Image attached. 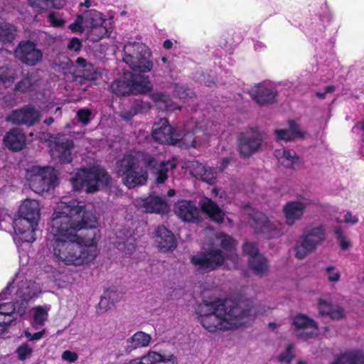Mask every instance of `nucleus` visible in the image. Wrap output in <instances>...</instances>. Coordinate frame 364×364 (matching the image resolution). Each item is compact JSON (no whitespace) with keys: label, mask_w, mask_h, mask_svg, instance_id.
I'll use <instances>...</instances> for the list:
<instances>
[{"label":"nucleus","mask_w":364,"mask_h":364,"mask_svg":"<svg viewBox=\"0 0 364 364\" xmlns=\"http://www.w3.org/2000/svg\"><path fill=\"white\" fill-rule=\"evenodd\" d=\"M16 35V27L8 22L0 21V41L12 43Z\"/></svg>","instance_id":"nucleus-35"},{"label":"nucleus","mask_w":364,"mask_h":364,"mask_svg":"<svg viewBox=\"0 0 364 364\" xmlns=\"http://www.w3.org/2000/svg\"><path fill=\"white\" fill-rule=\"evenodd\" d=\"M48 310L43 306H37L34 309L33 318V321L39 325H43L48 319Z\"/></svg>","instance_id":"nucleus-42"},{"label":"nucleus","mask_w":364,"mask_h":364,"mask_svg":"<svg viewBox=\"0 0 364 364\" xmlns=\"http://www.w3.org/2000/svg\"><path fill=\"white\" fill-rule=\"evenodd\" d=\"M333 364H364V351L362 350L346 351Z\"/></svg>","instance_id":"nucleus-34"},{"label":"nucleus","mask_w":364,"mask_h":364,"mask_svg":"<svg viewBox=\"0 0 364 364\" xmlns=\"http://www.w3.org/2000/svg\"><path fill=\"white\" fill-rule=\"evenodd\" d=\"M292 326L296 336L301 340L307 341L318 335L317 323L305 314H296L293 318Z\"/></svg>","instance_id":"nucleus-14"},{"label":"nucleus","mask_w":364,"mask_h":364,"mask_svg":"<svg viewBox=\"0 0 364 364\" xmlns=\"http://www.w3.org/2000/svg\"><path fill=\"white\" fill-rule=\"evenodd\" d=\"M3 141L5 146L9 149L14 151H18L24 147L26 137L20 129L13 128L6 134Z\"/></svg>","instance_id":"nucleus-29"},{"label":"nucleus","mask_w":364,"mask_h":364,"mask_svg":"<svg viewBox=\"0 0 364 364\" xmlns=\"http://www.w3.org/2000/svg\"><path fill=\"white\" fill-rule=\"evenodd\" d=\"M84 18H85V14L83 15H77L75 21L69 25V28L73 33H82L85 31L82 26Z\"/></svg>","instance_id":"nucleus-46"},{"label":"nucleus","mask_w":364,"mask_h":364,"mask_svg":"<svg viewBox=\"0 0 364 364\" xmlns=\"http://www.w3.org/2000/svg\"><path fill=\"white\" fill-rule=\"evenodd\" d=\"M237 242L232 237L224 235L220 241V247L226 252L225 255H230V259L235 260L238 256L235 253Z\"/></svg>","instance_id":"nucleus-37"},{"label":"nucleus","mask_w":364,"mask_h":364,"mask_svg":"<svg viewBox=\"0 0 364 364\" xmlns=\"http://www.w3.org/2000/svg\"><path fill=\"white\" fill-rule=\"evenodd\" d=\"M145 107V105L144 102L141 100L136 99L132 104V114L125 113L122 117L126 119H131L132 117L141 112V110Z\"/></svg>","instance_id":"nucleus-45"},{"label":"nucleus","mask_w":364,"mask_h":364,"mask_svg":"<svg viewBox=\"0 0 364 364\" xmlns=\"http://www.w3.org/2000/svg\"><path fill=\"white\" fill-rule=\"evenodd\" d=\"M262 141L263 138L257 129L251 128L250 131L240 133L237 138L240 154L250 157L262 147Z\"/></svg>","instance_id":"nucleus-13"},{"label":"nucleus","mask_w":364,"mask_h":364,"mask_svg":"<svg viewBox=\"0 0 364 364\" xmlns=\"http://www.w3.org/2000/svg\"><path fill=\"white\" fill-rule=\"evenodd\" d=\"M343 222L347 224L355 225L358 223V218L355 215H352V213L348 211L344 215Z\"/></svg>","instance_id":"nucleus-60"},{"label":"nucleus","mask_w":364,"mask_h":364,"mask_svg":"<svg viewBox=\"0 0 364 364\" xmlns=\"http://www.w3.org/2000/svg\"><path fill=\"white\" fill-rule=\"evenodd\" d=\"M288 129L291 131L296 139L304 137V134L300 131L299 125L294 120L289 121Z\"/></svg>","instance_id":"nucleus-52"},{"label":"nucleus","mask_w":364,"mask_h":364,"mask_svg":"<svg viewBox=\"0 0 364 364\" xmlns=\"http://www.w3.org/2000/svg\"><path fill=\"white\" fill-rule=\"evenodd\" d=\"M82 46V41L77 37H73L70 39L67 48L70 50H73L77 53L81 50Z\"/></svg>","instance_id":"nucleus-50"},{"label":"nucleus","mask_w":364,"mask_h":364,"mask_svg":"<svg viewBox=\"0 0 364 364\" xmlns=\"http://www.w3.org/2000/svg\"><path fill=\"white\" fill-rule=\"evenodd\" d=\"M58 183V172L53 167H33L31 171L29 186L37 193L48 192Z\"/></svg>","instance_id":"nucleus-8"},{"label":"nucleus","mask_w":364,"mask_h":364,"mask_svg":"<svg viewBox=\"0 0 364 364\" xmlns=\"http://www.w3.org/2000/svg\"><path fill=\"white\" fill-rule=\"evenodd\" d=\"M151 135L160 144L176 145L178 140L173 128L166 118H161L154 123Z\"/></svg>","instance_id":"nucleus-17"},{"label":"nucleus","mask_w":364,"mask_h":364,"mask_svg":"<svg viewBox=\"0 0 364 364\" xmlns=\"http://www.w3.org/2000/svg\"><path fill=\"white\" fill-rule=\"evenodd\" d=\"M307 203L301 201L287 202L283 208L286 223L289 226L295 224L302 218Z\"/></svg>","instance_id":"nucleus-25"},{"label":"nucleus","mask_w":364,"mask_h":364,"mask_svg":"<svg viewBox=\"0 0 364 364\" xmlns=\"http://www.w3.org/2000/svg\"><path fill=\"white\" fill-rule=\"evenodd\" d=\"M62 359L70 363H74L78 359V355L75 352L66 350L63 352Z\"/></svg>","instance_id":"nucleus-55"},{"label":"nucleus","mask_w":364,"mask_h":364,"mask_svg":"<svg viewBox=\"0 0 364 364\" xmlns=\"http://www.w3.org/2000/svg\"><path fill=\"white\" fill-rule=\"evenodd\" d=\"M199 177L203 181L207 182L209 184H213L215 180V177L213 171L209 168L205 169L204 172L200 173Z\"/></svg>","instance_id":"nucleus-51"},{"label":"nucleus","mask_w":364,"mask_h":364,"mask_svg":"<svg viewBox=\"0 0 364 364\" xmlns=\"http://www.w3.org/2000/svg\"><path fill=\"white\" fill-rule=\"evenodd\" d=\"M274 133L279 140L291 141L296 139L288 129H275Z\"/></svg>","instance_id":"nucleus-47"},{"label":"nucleus","mask_w":364,"mask_h":364,"mask_svg":"<svg viewBox=\"0 0 364 364\" xmlns=\"http://www.w3.org/2000/svg\"><path fill=\"white\" fill-rule=\"evenodd\" d=\"M250 226L257 234H269L275 230L267 216L259 211H254L249 215Z\"/></svg>","instance_id":"nucleus-24"},{"label":"nucleus","mask_w":364,"mask_h":364,"mask_svg":"<svg viewBox=\"0 0 364 364\" xmlns=\"http://www.w3.org/2000/svg\"><path fill=\"white\" fill-rule=\"evenodd\" d=\"M110 181L107 171L100 167L80 169L70 179L73 190L80 191L85 189L87 193H93L100 188L107 187Z\"/></svg>","instance_id":"nucleus-5"},{"label":"nucleus","mask_w":364,"mask_h":364,"mask_svg":"<svg viewBox=\"0 0 364 364\" xmlns=\"http://www.w3.org/2000/svg\"><path fill=\"white\" fill-rule=\"evenodd\" d=\"M6 119L13 124L32 127L40 122L41 113L34 106L28 105L13 110Z\"/></svg>","instance_id":"nucleus-15"},{"label":"nucleus","mask_w":364,"mask_h":364,"mask_svg":"<svg viewBox=\"0 0 364 364\" xmlns=\"http://www.w3.org/2000/svg\"><path fill=\"white\" fill-rule=\"evenodd\" d=\"M332 305L326 301L320 300L318 304V311L321 315L328 316Z\"/></svg>","instance_id":"nucleus-54"},{"label":"nucleus","mask_w":364,"mask_h":364,"mask_svg":"<svg viewBox=\"0 0 364 364\" xmlns=\"http://www.w3.org/2000/svg\"><path fill=\"white\" fill-rule=\"evenodd\" d=\"M18 215L38 223L40 218L38 203L35 200H26L19 207Z\"/></svg>","instance_id":"nucleus-31"},{"label":"nucleus","mask_w":364,"mask_h":364,"mask_svg":"<svg viewBox=\"0 0 364 364\" xmlns=\"http://www.w3.org/2000/svg\"><path fill=\"white\" fill-rule=\"evenodd\" d=\"M228 259H230V255H225L222 250L210 249L191 256L190 261L198 272L205 274L219 269Z\"/></svg>","instance_id":"nucleus-9"},{"label":"nucleus","mask_w":364,"mask_h":364,"mask_svg":"<svg viewBox=\"0 0 364 364\" xmlns=\"http://www.w3.org/2000/svg\"><path fill=\"white\" fill-rule=\"evenodd\" d=\"M32 86L31 77L26 75L15 85L14 90L16 92L26 93L31 90Z\"/></svg>","instance_id":"nucleus-41"},{"label":"nucleus","mask_w":364,"mask_h":364,"mask_svg":"<svg viewBox=\"0 0 364 364\" xmlns=\"http://www.w3.org/2000/svg\"><path fill=\"white\" fill-rule=\"evenodd\" d=\"M151 339L150 335L143 331H137L127 340L126 350L130 352L138 348L146 347L149 344Z\"/></svg>","instance_id":"nucleus-33"},{"label":"nucleus","mask_w":364,"mask_h":364,"mask_svg":"<svg viewBox=\"0 0 364 364\" xmlns=\"http://www.w3.org/2000/svg\"><path fill=\"white\" fill-rule=\"evenodd\" d=\"M328 316L334 320H338L344 317V310L342 307L338 306L336 308H333L332 306L331 311Z\"/></svg>","instance_id":"nucleus-53"},{"label":"nucleus","mask_w":364,"mask_h":364,"mask_svg":"<svg viewBox=\"0 0 364 364\" xmlns=\"http://www.w3.org/2000/svg\"><path fill=\"white\" fill-rule=\"evenodd\" d=\"M31 285H32V287H33L36 285V283L33 282V283L29 284L28 286L27 289H26V290H28V291H24L23 293V294H22V298L26 301H29L31 299L37 296V295H38V291H33V290L31 291V290H29Z\"/></svg>","instance_id":"nucleus-56"},{"label":"nucleus","mask_w":364,"mask_h":364,"mask_svg":"<svg viewBox=\"0 0 364 364\" xmlns=\"http://www.w3.org/2000/svg\"><path fill=\"white\" fill-rule=\"evenodd\" d=\"M142 152L137 155L125 154L116 163V173L129 189L144 186L148 181V169L141 166Z\"/></svg>","instance_id":"nucleus-3"},{"label":"nucleus","mask_w":364,"mask_h":364,"mask_svg":"<svg viewBox=\"0 0 364 364\" xmlns=\"http://www.w3.org/2000/svg\"><path fill=\"white\" fill-rule=\"evenodd\" d=\"M151 98L154 102H166L167 100V95H166L164 92H156L151 94Z\"/></svg>","instance_id":"nucleus-61"},{"label":"nucleus","mask_w":364,"mask_h":364,"mask_svg":"<svg viewBox=\"0 0 364 364\" xmlns=\"http://www.w3.org/2000/svg\"><path fill=\"white\" fill-rule=\"evenodd\" d=\"M44 334V331L36 332L33 334L31 333L26 331L25 333V336L30 340V341H37L42 338V336Z\"/></svg>","instance_id":"nucleus-62"},{"label":"nucleus","mask_w":364,"mask_h":364,"mask_svg":"<svg viewBox=\"0 0 364 364\" xmlns=\"http://www.w3.org/2000/svg\"><path fill=\"white\" fill-rule=\"evenodd\" d=\"M92 112L88 109H80L77 112V117L79 122L82 124L87 125L90 121Z\"/></svg>","instance_id":"nucleus-48"},{"label":"nucleus","mask_w":364,"mask_h":364,"mask_svg":"<svg viewBox=\"0 0 364 364\" xmlns=\"http://www.w3.org/2000/svg\"><path fill=\"white\" fill-rule=\"evenodd\" d=\"M82 237L53 242V255L59 262L75 267L87 264L96 257L94 246L83 245Z\"/></svg>","instance_id":"nucleus-2"},{"label":"nucleus","mask_w":364,"mask_h":364,"mask_svg":"<svg viewBox=\"0 0 364 364\" xmlns=\"http://www.w3.org/2000/svg\"><path fill=\"white\" fill-rule=\"evenodd\" d=\"M46 141L50 149V156L62 164L72 161V150L74 142L65 134H48Z\"/></svg>","instance_id":"nucleus-10"},{"label":"nucleus","mask_w":364,"mask_h":364,"mask_svg":"<svg viewBox=\"0 0 364 364\" xmlns=\"http://www.w3.org/2000/svg\"><path fill=\"white\" fill-rule=\"evenodd\" d=\"M141 159L144 166L155 173L157 183H164L168 178V172L177 166L174 159L159 161L154 154L147 151L141 153Z\"/></svg>","instance_id":"nucleus-11"},{"label":"nucleus","mask_w":364,"mask_h":364,"mask_svg":"<svg viewBox=\"0 0 364 364\" xmlns=\"http://www.w3.org/2000/svg\"><path fill=\"white\" fill-rule=\"evenodd\" d=\"M37 225V223L19 215L13 221L15 232L21 236L23 241L28 242H33L35 240L33 234Z\"/></svg>","instance_id":"nucleus-21"},{"label":"nucleus","mask_w":364,"mask_h":364,"mask_svg":"<svg viewBox=\"0 0 364 364\" xmlns=\"http://www.w3.org/2000/svg\"><path fill=\"white\" fill-rule=\"evenodd\" d=\"M55 210L50 221V232L53 242L65 241L80 237L77 232L82 229H93L97 220L92 211L86 210L77 200L61 201Z\"/></svg>","instance_id":"nucleus-1"},{"label":"nucleus","mask_w":364,"mask_h":364,"mask_svg":"<svg viewBox=\"0 0 364 364\" xmlns=\"http://www.w3.org/2000/svg\"><path fill=\"white\" fill-rule=\"evenodd\" d=\"M294 346L292 343H289L287 346V348L284 352L278 355L277 360L280 363H286L291 364V361L295 358V353L294 351Z\"/></svg>","instance_id":"nucleus-40"},{"label":"nucleus","mask_w":364,"mask_h":364,"mask_svg":"<svg viewBox=\"0 0 364 364\" xmlns=\"http://www.w3.org/2000/svg\"><path fill=\"white\" fill-rule=\"evenodd\" d=\"M15 80V73L14 70L8 67H0V83L6 87L11 86Z\"/></svg>","instance_id":"nucleus-39"},{"label":"nucleus","mask_w":364,"mask_h":364,"mask_svg":"<svg viewBox=\"0 0 364 364\" xmlns=\"http://www.w3.org/2000/svg\"><path fill=\"white\" fill-rule=\"evenodd\" d=\"M326 230L323 225L305 230L294 247L295 257L303 259L314 252L326 240Z\"/></svg>","instance_id":"nucleus-7"},{"label":"nucleus","mask_w":364,"mask_h":364,"mask_svg":"<svg viewBox=\"0 0 364 364\" xmlns=\"http://www.w3.org/2000/svg\"><path fill=\"white\" fill-rule=\"evenodd\" d=\"M33 352V348L27 343H22L16 350L19 360H25L31 355Z\"/></svg>","instance_id":"nucleus-43"},{"label":"nucleus","mask_w":364,"mask_h":364,"mask_svg":"<svg viewBox=\"0 0 364 364\" xmlns=\"http://www.w3.org/2000/svg\"><path fill=\"white\" fill-rule=\"evenodd\" d=\"M156 246L164 252L172 251L177 247L173 233L164 225L158 226L152 233Z\"/></svg>","instance_id":"nucleus-19"},{"label":"nucleus","mask_w":364,"mask_h":364,"mask_svg":"<svg viewBox=\"0 0 364 364\" xmlns=\"http://www.w3.org/2000/svg\"><path fill=\"white\" fill-rule=\"evenodd\" d=\"M201 211L208 215L211 221L221 224L224 222L225 213L218 205L210 198H205L200 202Z\"/></svg>","instance_id":"nucleus-28"},{"label":"nucleus","mask_w":364,"mask_h":364,"mask_svg":"<svg viewBox=\"0 0 364 364\" xmlns=\"http://www.w3.org/2000/svg\"><path fill=\"white\" fill-rule=\"evenodd\" d=\"M135 205L149 213L165 214L169 210L166 201L158 196L150 195L146 198H137Z\"/></svg>","instance_id":"nucleus-18"},{"label":"nucleus","mask_w":364,"mask_h":364,"mask_svg":"<svg viewBox=\"0 0 364 364\" xmlns=\"http://www.w3.org/2000/svg\"><path fill=\"white\" fill-rule=\"evenodd\" d=\"M220 307L225 311L224 317L234 323V328L237 326V321L243 318L256 316L257 311L250 304L243 301L231 300L225 303L220 301Z\"/></svg>","instance_id":"nucleus-12"},{"label":"nucleus","mask_w":364,"mask_h":364,"mask_svg":"<svg viewBox=\"0 0 364 364\" xmlns=\"http://www.w3.org/2000/svg\"><path fill=\"white\" fill-rule=\"evenodd\" d=\"M46 4L53 9H60L65 4V0H47Z\"/></svg>","instance_id":"nucleus-58"},{"label":"nucleus","mask_w":364,"mask_h":364,"mask_svg":"<svg viewBox=\"0 0 364 364\" xmlns=\"http://www.w3.org/2000/svg\"><path fill=\"white\" fill-rule=\"evenodd\" d=\"M58 65L61 66L64 70H70L73 65V61L67 56H63L62 60L58 59Z\"/></svg>","instance_id":"nucleus-57"},{"label":"nucleus","mask_w":364,"mask_h":364,"mask_svg":"<svg viewBox=\"0 0 364 364\" xmlns=\"http://www.w3.org/2000/svg\"><path fill=\"white\" fill-rule=\"evenodd\" d=\"M243 252L249 257H257L261 255L256 242L246 241L242 246Z\"/></svg>","instance_id":"nucleus-44"},{"label":"nucleus","mask_w":364,"mask_h":364,"mask_svg":"<svg viewBox=\"0 0 364 364\" xmlns=\"http://www.w3.org/2000/svg\"><path fill=\"white\" fill-rule=\"evenodd\" d=\"M48 21L53 27H62L65 23V20L60 18L58 14L53 11L48 14Z\"/></svg>","instance_id":"nucleus-49"},{"label":"nucleus","mask_w":364,"mask_h":364,"mask_svg":"<svg viewBox=\"0 0 364 364\" xmlns=\"http://www.w3.org/2000/svg\"><path fill=\"white\" fill-rule=\"evenodd\" d=\"M14 55L23 63L33 66L41 61L43 53L36 44L31 41H21L14 50Z\"/></svg>","instance_id":"nucleus-16"},{"label":"nucleus","mask_w":364,"mask_h":364,"mask_svg":"<svg viewBox=\"0 0 364 364\" xmlns=\"http://www.w3.org/2000/svg\"><path fill=\"white\" fill-rule=\"evenodd\" d=\"M151 53L144 44L128 43L123 50V61L135 73L149 72L153 68Z\"/></svg>","instance_id":"nucleus-6"},{"label":"nucleus","mask_w":364,"mask_h":364,"mask_svg":"<svg viewBox=\"0 0 364 364\" xmlns=\"http://www.w3.org/2000/svg\"><path fill=\"white\" fill-rule=\"evenodd\" d=\"M130 75V84L132 95L146 94L153 88V84L148 76L143 73H135Z\"/></svg>","instance_id":"nucleus-27"},{"label":"nucleus","mask_w":364,"mask_h":364,"mask_svg":"<svg viewBox=\"0 0 364 364\" xmlns=\"http://www.w3.org/2000/svg\"><path fill=\"white\" fill-rule=\"evenodd\" d=\"M248 266L253 274L259 277H263L269 272L268 260L262 254L257 257H249Z\"/></svg>","instance_id":"nucleus-32"},{"label":"nucleus","mask_w":364,"mask_h":364,"mask_svg":"<svg viewBox=\"0 0 364 364\" xmlns=\"http://www.w3.org/2000/svg\"><path fill=\"white\" fill-rule=\"evenodd\" d=\"M111 92L118 96H125L132 94L130 80H115L109 86Z\"/></svg>","instance_id":"nucleus-36"},{"label":"nucleus","mask_w":364,"mask_h":364,"mask_svg":"<svg viewBox=\"0 0 364 364\" xmlns=\"http://www.w3.org/2000/svg\"><path fill=\"white\" fill-rule=\"evenodd\" d=\"M85 21L90 20V27L91 34L95 36V41H97L105 37H108L110 34L109 29L104 25L105 20L102 18V14L96 10H89L85 13Z\"/></svg>","instance_id":"nucleus-20"},{"label":"nucleus","mask_w":364,"mask_h":364,"mask_svg":"<svg viewBox=\"0 0 364 364\" xmlns=\"http://www.w3.org/2000/svg\"><path fill=\"white\" fill-rule=\"evenodd\" d=\"M340 247L342 250H346L350 247V242L348 241L346 237L339 239Z\"/></svg>","instance_id":"nucleus-63"},{"label":"nucleus","mask_w":364,"mask_h":364,"mask_svg":"<svg viewBox=\"0 0 364 364\" xmlns=\"http://www.w3.org/2000/svg\"><path fill=\"white\" fill-rule=\"evenodd\" d=\"M333 231L334 234L336 235L338 240L346 237L342 228L340 226L335 227Z\"/></svg>","instance_id":"nucleus-64"},{"label":"nucleus","mask_w":364,"mask_h":364,"mask_svg":"<svg viewBox=\"0 0 364 364\" xmlns=\"http://www.w3.org/2000/svg\"><path fill=\"white\" fill-rule=\"evenodd\" d=\"M250 95L257 104L266 106L275 102L278 92L275 89L269 88L263 84L259 83L250 89Z\"/></svg>","instance_id":"nucleus-22"},{"label":"nucleus","mask_w":364,"mask_h":364,"mask_svg":"<svg viewBox=\"0 0 364 364\" xmlns=\"http://www.w3.org/2000/svg\"><path fill=\"white\" fill-rule=\"evenodd\" d=\"M198 319L204 328L210 333L234 328V323L224 317L225 311L219 301L203 302L196 311Z\"/></svg>","instance_id":"nucleus-4"},{"label":"nucleus","mask_w":364,"mask_h":364,"mask_svg":"<svg viewBox=\"0 0 364 364\" xmlns=\"http://www.w3.org/2000/svg\"><path fill=\"white\" fill-rule=\"evenodd\" d=\"M175 212L183 221L198 223L199 210L192 200H182L175 205Z\"/></svg>","instance_id":"nucleus-23"},{"label":"nucleus","mask_w":364,"mask_h":364,"mask_svg":"<svg viewBox=\"0 0 364 364\" xmlns=\"http://www.w3.org/2000/svg\"><path fill=\"white\" fill-rule=\"evenodd\" d=\"M178 140L177 144L179 146H185L186 148L197 146L196 138L195 136V132L193 131L187 132L181 137L177 135Z\"/></svg>","instance_id":"nucleus-38"},{"label":"nucleus","mask_w":364,"mask_h":364,"mask_svg":"<svg viewBox=\"0 0 364 364\" xmlns=\"http://www.w3.org/2000/svg\"><path fill=\"white\" fill-rule=\"evenodd\" d=\"M274 156L283 166L288 168L294 169V166L301 162L300 157L294 151L286 149H276Z\"/></svg>","instance_id":"nucleus-30"},{"label":"nucleus","mask_w":364,"mask_h":364,"mask_svg":"<svg viewBox=\"0 0 364 364\" xmlns=\"http://www.w3.org/2000/svg\"><path fill=\"white\" fill-rule=\"evenodd\" d=\"M324 92H316V95L318 98L321 100H324L326 98L327 93H331L335 91L336 87L333 85H328L325 87Z\"/></svg>","instance_id":"nucleus-59"},{"label":"nucleus","mask_w":364,"mask_h":364,"mask_svg":"<svg viewBox=\"0 0 364 364\" xmlns=\"http://www.w3.org/2000/svg\"><path fill=\"white\" fill-rule=\"evenodd\" d=\"M75 63L77 77L93 82L97 81L101 77V73L98 68L93 64L87 62L85 58L79 57Z\"/></svg>","instance_id":"nucleus-26"}]
</instances>
